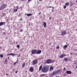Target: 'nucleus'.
I'll use <instances>...</instances> for the list:
<instances>
[{"mask_svg": "<svg viewBox=\"0 0 77 77\" xmlns=\"http://www.w3.org/2000/svg\"><path fill=\"white\" fill-rule=\"evenodd\" d=\"M61 72V70L59 69L56 71L53 72L51 74V76H54V75H56V74H59V73H60Z\"/></svg>", "mask_w": 77, "mask_h": 77, "instance_id": "nucleus-1", "label": "nucleus"}, {"mask_svg": "<svg viewBox=\"0 0 77 77\" xmlns=\"http://www.w3.org/2000/svg\"><path fill=\"white\" fill-rule=\"evenodd\" d=\"M49 70L48 68L47 67L44 66L43 67L42 71L43 72H47Z\"/></svg>", "mask_w": 77, "mask_h": 77, "instance_id": "nucleus-2", "label": "nucleus"}, {"mask_svg": "<svg viewBox=\"0 0 77 77\" xmlns=\"http://www.w3.org/2000/svg\"><path fill=\"white\" fill-rule=\"evenodd\" d=\"M7 6V4H5L3 3L2 5H1V6L0 7V11H2V10H3V9H5L6 7Z\"/></svg>", "mask_w": 77, "mask_h": 77, "instance_id": "nucleus-3", "label": "nucleus"}, {"mask_svg": "<svg viewBox=\"0 0 77 77\" xmlns=\"http://www.w3.org/2000/svg\"><path fill=\"white\" fill-rule=\"evenodd\" d=\"M61 36H63V35H66V34H67L66 31L65 30H63V31H62L61 32Z\"/></svg>", "mask_w": 77, "mask_h": 77, "instance_id": "nucleus-4", "label": "nucleus"}, {"mask_svg": "<svg viewBox=\"0 0 77 77\" xmlns=\"http://www.w3.org/2000/svg\"><path fill=\"white\" fill-rule=\"evenodd\" d=\"M37 63H38V59H37L34 60L32 61V65H36Z\"/></svg>", "mask_w": 77, "mask_h": 77, "instance_id": "nucleus-5", "label": "nucleus"}, {"mask_svg": "<svg viewBox=\"0 0 77 77\" xmlns=\"http://www.w3.org/2000/svg\"><path fill=\"white\" fill-rule=\"evenodd\" d=\"M37 50L36 49H33L31 51V53L32 54H36Z\"/></svg>", "mask_w": 77, "mask_h": 77, "instance_id": "nucleus-6", "label": "nucleus"}, {"mask_svg": "<svg viewBox=\"0 0 77 77\" xmlns=\"http://www.w3.org/2000/svg\"><path fill=\"white\" fill-rule=\"evenodd\" d=\"M42 52V51H41V50H37L36 54H41Z\"/></svg>", "mask_w": 77, "mask_h": 77, "instance_id": "nucleus-7", "label": "nucleus"}, {"mask_svg": "<svg viewBox=\"0 0 77 77\" xmlns=\"http://www.w3.org/2000/svg\"><path fill=\"white\" fill-rule=\"evenodd\" d=\"M66 56V55L65 54H62L60 56V58H61V59H62L63 57H65V56Z\"/></svg>", "mask_w": 77, "mask_h": 77, "instance_id": "nucleus-8", "label": "nucleus"}, {"mask_svg": "<svg viewBox=\"0 0 77 77\" xmlns=\"http://www.w3.org/2000/svg\"><path fill=\"white\" fill-rule=\"evenodd\" d=\"M29 71L30 72H33V71H34V68H33V67H30L29 69Z\"/></svg>", "mask_w": 77, "mask_h": 77, "instance_id": "nucleus-9", "label": "nucleus"}, {"mask_svg": "<svg viewBox=\"0 0 77 77\" xmlns=\"http://www.w3.org/2000/svg\"><path fill=\"white\" fill-rule=\"evenodd\" d=\"M66 73L67 74H71V72L70 71H67L66 72Z\"/></svg>", "mask_w": 77, "mask_h": 77, "instance_id": "nucleus-10", "label": "nucleus"}, {"mask_svg": "<svg viewBox=\"0 0 77 77\" xmlns=\"http://www.w3.org/2000/svg\"><path fill=\"white\" fill-rule=\"evenodd\" d=\"M51 60L50 59H48L47 60V61L46 62L47 63L49 64V63H51Z\"/></svg>", "mask_w": 77, "mask_h": 77, "instance_id": "nucleus-11", "label": "nucleus"}, {"mask_svg": "<svg viewBox=\"0 0 77 77\" xmlns=\"http://www.w3.org/2000/svg\"><path fill=\"white\" fill-rule=\"evenodd\" d=\"M54 68H53V67L52 66H51L50 68L49 69V71H52L53 70Z\"/></svg>", "mask_w": 77, "mask_h": 77, "instance_id": "nucleus-12", "label": "nucleus"}, {"mask_svg": "<svg viewBox=\"0 0 77 77\" xmlns=\"http://www.w3.org/2000/svg\"><path fill=\"white\" fill-rule=\"evenodd\" d=\"M5 24V22H1L0 23V26H2L3 25H4Z\"/></svg>", "mask_w": 77, "mask_h": 77, "instance_id": "nucleus-13", "label": "nucleus"}, {"mask_svg": "<svg viewBox=\"0 0 77 77\" xmlns=\"http://www.w3.org/2000/svg\"><path fill=\"white\" fill-rule=\"evenodd\" d=\"M42 66L41 65L39 66V71H41L42 69Z\"/></svg>", "mask_w": 77, "mask_h": 77, "instance_id": "nucleus-14", "label": "nucleus"}, {"mask_svg": "<svg viewBox=\"0 0 77 77\" xmlns=\"http://www.w3.org/2000/svg\"><path fill=\"white\" fill-rule=\"evenodd\" d=\"M27 15L28 17H30V16H32V14H27Z\"/></svg>", "mask_w": 77, "mask_h": 77, "instance_id": "nucleus-15", "label": "nucleus"}, {"mask_svg": "<svg viewBox=\"0 0 77 77\" xmlns=\"http://www.w3.org/2000/svg\"><path fill=\"white\" fill-rule=\"evenodd\" d=\"M43 76H46V74H42L40 75V77H43Z\"/></svg>", "mask_w": 77, "mask_h": 77, "instance_id": "nucleus-16", "label": "nucleus"}, {"mask_svg": "<svg viewBox=\"0 0 77 77\" xmlns=\"http://www.w3.org/2000/svg\"><path fill=\"white\" fill-rule=\"evenodd\" d=\"M67 47L68 45H64L63 47V49H64V50H65V48H67Z\"/></svg>", "mask_w": 77, "mask_h": 77, "instance_id": "nucleus-17", "label": "nucleus"}, {"mask_svg": "<svg viewBox=\"0 0 77 77\" xmlns=\"http://www.w3.org/2000/svg\"><path fill=\"white\" fill-rule=\"evenodd\" d=\"M18 62H19V61L17 59L16 62H15L14 63V65H15V64H16V63H18Z\"/></svg>", "mask_w": 77, "mask_h": 77, "instance_id": "nucleus-18", "label": "nucleus"}, {"mask_svg": "<svg viewBox=\"0 0 77 77\" xmlns=\"http://www.w3.org/2000/svg\"><path fill=\"white\" fill-rule=\"evenodd\" d=\"M65 5L67 6H69V2H66L65 4Z\"/></svg>", "mask_w": 77, "mask_h": 77, "instance_id": "nucleus-19", "label": "nucleus"}, {"mask_svg": "<svg viewBox=\"0 0 77 77\" xmlns=\"http://www.w3.org/2000/svg\"><path fill=\"white\" fill-rule=\"evenodd\" d=\"M25 66H26V63H24L23 64H22V67L23 68H24V67H25Z\"/></svg>", "mask_w": 77, "mask_h": 77, "instance_id": "nucleus-20", "label": "nucleus"}, {"mask_svg": "<svg viewBox=\"0 0 77 77\" xmlns=\"http://www.w3.org/2000/svg\"><path fill=\"white\" fill-rule=\"evenodd\" d=\"M43 24L44 25V27H45L46 26V22H45Z\"/></svg>", "mask_w": 77, "mask_h": 77, "instance_id": "nucleus-21", "label": "nucleus"}, {"mask_svg": "<svg viewBox=\"0 0 77 77\" xmlns=\"http://www.w3.org/2000/svg\"><path fill=\"white\" fill-rule=\"evenodd\" d=\"M15 55H17V54H14L13 53H11L10 54V56H15Z\"/></svg>", "mask_w": 77, "mask_h": 77, "instance_id": "nucleus-22", "label": "nucleus"}, {"mask_svg": "<svg viewBox=\"0 0 77 77\" xmlns=\"http://www.w3.org/2000/svg\"><path fill=\"white\" fill-rule=\"evenodd\" d=\"M64 60L66 62H67L68 61V58H64Z\"/></svg>", "mask_w": 77, "mask_h": 77, "instance_id": "nucleus-23", "label": "nucleus"}, {"mask_svg": "<svg viewBox=\"0 0 77 77\" xmlns=\"http://www.w3.org/2000/svg\"><path fill=\"white\" fill-rule=\"evenodd\" d=\"M63 76H66L67 74H66V72L65 73H63Z\"/></svg>", "mask_w": 77, "mask_h": 77, "instance_id": "nucleus-24", "label": "nucleus"}, {"mask_svg": "<svg viewBox=\"0 0 77 77\" xmlns=\"http://www.w3.org/2000/svg\"><path fill=\"white\" fill-rule=\"evenodd\" d=\"M4 57L3 55L1 54V55H0V57H1V58H3V57Z\"/></svg>", "mask_w": 77, "mask_h": 77, "instance_id": "nucleus-25", "label": "nucleus"}, {"mask_svg": "<svg viewBox=\"0 0 77 77\" xmlns=\"http://www.w3.org/2000/svg\"><path fill=\"white\" fill-rule=\"evenodd\" d=\"M5 62H8V58H6L5 60Z\"/></svg>", "mask_w": 77, "mask_h": 77, "instance_id": "nucleus-26", "label": "nucleus"}, {"mask_svg": "<svg viewBox=\"0 0 77 77\" xmlns=\"http://www.w3.org/2000/svg\"><path fill=\"white\" fill-rule=\"evenodd\" d=\"M2 15H3V16H4V17L6 16V14L4 13H3L2 14Z\"/></svg>", "mask_w": 77, "mask_h": 77, "instance_id": "nucleus-27", "label": "nucleus"}, {"mask_svg": "<svg viewBox=\"0 0 77 77\" xmlns=\"http://www.w3.org/2000/svg\"><path fill=\"white\" fill-rule=\"evenodd\" d=\"M18 10V8L16 9L14 11V12H17Z\"/></svg>", "mask_w": 77, "mask_h": 77, "instance_id": "nucleus-28", "label": "nucleus"}, {"mask_svg": "<svg viewBox=\"0 0 77 77\" xmlns=\"http://www.w3.org/2000/svg\"><path fill=\"white\" fill-rule=\"evenodd\" d=\"M20 45H17V48H20Z\"/></svg>", "mask_w": 77, "mask_h": 77, "instance_id": "nucleus-29", "label": "nucleus"}, {"mask_svg": "<svg viewBox=\"0 0 77 77\" xmlns=\"http://www.w3.org/2000/svg\"><path fill=\"white\" fill-rule=\"evenodd\" d=\"M66 5H65V6L63 7V8H64V9H66Z\"/></svg>", "mask_w": 77, "mask_h": 77, "instance_id": "nucleus-30", "label": "nucleus"}, {"mask_svg": "<svg viewBox=\"0 0 77 77\" xmlns=\"http://www.w3.org/2000/svg\"><path fill=\"white\" fill-rule=\"evenodd\" d=\"M57 49H59V46H57L56 47Z\"/></svg>", "mask_w": 77, "mask_h": 77, "instance_id": "nucleus-31", "label": "nucleus"}, {"mask_svg": "<svg viewBox=\"0 0 77 77\" xmlns=\"http://www.w3.org/2000/svg\"><path fill=\"white\" fill-rule=\"evenodd\" d=\"M7 56H11V54H7Z\"/></svg>", "mask_w": 77, "mask_h": 77, "instance_id": "nucleus-32", "label": "nucleus"}, {"mask_svg": "<svg viewBox=\"0 0 77 77\" xmlns=\"http://www.w3.org/2000/svg\"><path fill=\"white\" fill-rule=\"evenodd\" d=\"M23 29H21L20 30V32H23Z\"/></svg>", "mask_w": 77, "mask_h": 77, "instance_id": "nucleus-33", "label": "nucleus"}, {"mask_svg": "<svg viewBox=\"0 0 77 77\" xmlns=\"http://www.w3.org/2000/svg\"><path fill=\"white\" fill-rule=\"evenodd\" d=\"M49 20H51V17H49Z\"/></svg>", "mask_w": 77, "mask_h": 77, "instance_id": "nucleus-34", "label": "nucleus"}, {"mask_svg": "<svg viewBox=\"0 0 77 77\" xmlns=\"http://www.w3.org/2000/svg\"><path fill=\"white\" fill-rule=\"evenodd\" d=\"M52 7H51V6H48V8H52Z\"/></svg>", "mask_w": 77, "mask_h": 77, "instance_id": "nucleus-35", "label": "nucleus"}, {"mask_svg": "<svg viewBox=\"0 0 77 77\" xmlns=\"http://www.w3.org/2000/svg\"><path fill=\"white\" fill-rule=\"evenodd\" d=\"M52 12H54V9H52Z\"/></svg>", "mask_w": 77, "mask_h": 77, "instance_id": "nucleus-36", "label": "nucleus"}, {"mask_svg": "<svg viewBox=\"0 0 77 77\" xmlns=\"http://www.w3.org/2000/svg\"><path fill=\"white\" fill-rule=\"evenodd\" d=\"M51 43L50 42V44H49V45H51Z\"/></svg>", "mask_w": 77, "mask_h": 77, "instance_id": "nucleus-37", "label": "nucleus"}, {"mask_svg": "<svg viewBox=\"0 0 77 77\" xmlns=\"http://www.w3.org/2000/svg\"><path fill=\"white\" fill-rule=\"evenodd\" d=\"M3 35H5V32H4L3 33Z\"/></svg>", "mask_w": 77, "mask_h": 77, "instance_id": "nucleus-38", "label": "nucleus"}, {"mask_svg": "<svg viewBox=\"0 0 77 77\" xmlns=\"http://www.w3.org/2000/svg\"><path fill=\"white\" fill-rule=\"evenodd\" d=\"M20 21H22V20H23V19L22 18H21L20 19Z\"/></svg>", "mask_w": 77, "mask_h": 77, "instance_id": "nucleus-39", "label": "nucleus"}, {"mask_svg": "<svg viewBox=\"0 0 77 77\" xmlns=\"http://www.w3.org/2000/svg\"><path fill=\"white\" fill-rule=\"evenodd\" d=\"M73 50L74 51H77V49H74Z\"/></svg>", "mask_w": 77, "mask_h": 77, "instance_id": "nucleus-40", "label": "nucleus"}, {"mask_svg": "<svg viewBox=\"0 0 77 77\" xmlns=\"http://www.w3.org/2000/svg\"><path fill=\"white\" fill-rule=\"evenodd\" d=\"M65 69H66V68H64V69H63L64 71V70H65Z\"/></svg>", "mask_w": 77, "mask_h": 77, "instance_id": "nucleus-41", "label": "nucleus"}, {"mask_svg": "<svg viewBox=\"0 0 77 77\" xmlns=\"http://www.w3.org/2000/svg\"><path fill=\"white\" fill-rule=\"evenodd\" d=\"M17 72H18V71H16L15 73H17Z\"/></svg>", "mask_w": 77, "mask_h": 77, "instance_id": "nucleus-42", "label": "nucleus"}, {"mask_svg": "<svg viewBox=\"0 0 77 77\" xmlns=\"http://www.w3.org/2000/svg\"><path fill=\"white\" fill-rule=\"evenodd\" d=\"M72 5V4H70V6H71Z\"/></svg>", "mask_w": 77, "mask_h": 77, "instance_id": "nucleus-43", "label": "nucleus"}, {"mask_svg": "<svg viewBox=\"0 0 77 77\" xmlns=\"http://www.w3.org/2000/svg\"><path fill=\"white\" fill-rule=\"evenodd\" d=\"M41 14V12H40V13H39L38 14V15H40Z\"/></svg>", "mask_w": 77, "mask_h": 77, "instance_id": "nucleus-44", "label": "nucleus"}, {"mask_svg": "<svg viewBox=\"0 0 77 77\" xmlns=\"http://www.w3.org/2000/svg\"><path fill=\"white\" fill-rule=\"evenodd\" d=\"M70 54L71 55H72V53H70Z\"/></svg>", "mask_w": 77, "mask_h": 77, "instance_id": "nucleus-45", "label": "nucleus"}, {"mask_svg": "<svg viewBox=\"0 0 77 77\" xmlns=\"http://www.w3.org/2000/svg\"><path fill=\"white\" fill-rule=\"evenodd\" d=\"M6 75H7V76H8V75H9V74H6Z\"/></svg>", "mask_w": 77, "mask_h": 77, "instance_id": "nucleus-46", "label": "nucleus"}, {"mask_svg": "<svg viewBox=\"0 0 77 77\" xmlns=\"http://www.w3.org/2000/svg\"><path fill=\"white\" fill-rule=\"evenodd\" d=\"M75 56H77V53L75 54Z\"/></svg>", "mask_w": 77, "mask_h": 77, "instance_id": "nucleus-47", "label": "nucleus"}, {"mask_svg": "<svg viewBox=\"0 0 77 77\" xmlns=\"http://www.w3.org/2000/svg\"><path fill=\"white\" fill-rule=\"evenodd\" d=\"M20 51H23V49H21L20 50Z\"/></svg>", "mask_w": 77, "mask_h": 77, "instance_id": "nucleus-48", "label": "nucleus"}, {"mask_svg": "<svg viewBox=\"0 0 77 77\" xmlns=\"http://www.w3.org/2000/svg\"><path fill=\"white\" fill-rule=\"evenodd\" d=\"M18 6H17L16 7V8H18Z\"/></svg>", "mask_w": 77, "mask_h": 77, "instance_id": "nucleus-49", "label": "nucleus"}, {"mask_svg": "<svg viewBox=\"0 0 77 77\" xmlns=\"http://www.w3.org/2000/svg\"><path fill=\"white\" fill-rule=\"evenodd\" d=\"M52 8H53V9H53V10L54 9V7H52Z\"/></svg>", "mask_w": 77, "mask_h": 77, "instance_id": "nucleus-50", "label": "nucleus"}, {"mask_svg": "<svg viewBox=\"0 0 77 77\" xmlns=\"http://www.w3.org/2000/svg\"><path fill=\"white\" fill-rule=\"evenodd\" d=\"M8 60H9V57H8Z\"/></svg>", "mask_w": 77, "mask_h": 77, "instance_id": "nucleus-51", "label": "nucleus"}, {"mask_svg": "<svg viewBox=\"0 0 77 77\" xmlns=\"http://www.w3.org/2000/svg\"><path fill=\"white\" fill-rule=\"evenodd\" d=\"M55 77H60V76H56Z\"/></svg>", "mask_w": 77, "mask_h": 77, "instance_id": "nucleus-52", "label": "nucleus"}, {"mask_svg": "<svg viewBox=\"0 0 77 77\" xmlns=\"http://www.w3.org/2000/svg\"><path fill=\"white\" fill-rule=\"evenodd\" d=\"M75 2L76 3H77V0L76 1H75Z\"/></svg>", "mask_w": 77, "mask_h": 77, "instance_id": "nucleus-53", "label": "nucleus"}, {"mask_svg": "<svg viewBox=\"0 0 77 77\" xmlns=\"http://www.w3.org/2000/svg\"><path fill=\"white\" fill-rule=\"evenodd\" d=\"M30 0H28V2H30Z\"/></svg>", "mask_w": 77, "mask_h": 77, "instance_id": "nucleus-54", "label": "nucleus"}, {"mask_svg": "<svg viewBox=\"0 0 77 77\" xmlns=\"http://www.w3.org/2000/svg\"><path fill=\"white\" fill-rule=\"evenodd\" d=\"M39 1H42V0H39Z\"/></svg>", "mask_w": 77, "mask_h": 77, "instance_id": "nucleus-55", "label": "nucleus"}, {"mask_svg": "<svg viewBox=\"0 0 77 77\" xmlns=\"http://www.w3.org/2000/svg\"><path fill=\"white\" fill-rule=\"evenodd\" d=\"M76 68H77V66H76Z\"/></svg>", "mask_w": 77, "mask_h": 77, "instance_id": "nucleus-56", "label": "nucleus"}, {"mask_svg": "<svg viewBox=\"0 0 77 77\" xmlns=\"http://www.w3.org/2000/svg\"><path fill=\"white\" fill-rule=\"evenodd\" d=\"M70 3H71V1L69 2Z\"/></svg>", "mask_w": 77, "mask_h": 77, "instance_id": "nucleus-57", "label": "nucleus"}, {"mask_svg": "<svg viewBox=\"0 0 77 77\" xmlns=\"http://www.w3.org/2000/svg\"><path fill=\"white\" fill-rule=\"evenodd\" d=\"M17 1H19V0H17Z\"/></svg>", "mask_w": 77, "mask_h": 77, "instance_id": "nucleus-58", "label": "nucleus"}, {"mask_svg": "<svg viewBox=\"0 0 77 77\" xmlns=\"http://www.w3.org/2000/svg\"><path fill=\"white\" fill-rule=\"evenodd\" d=\"M26 72H27V70H26Z\"/></svg>", "mask_w": 77, "mask_h": 77, "instance_id": "nucleus-59", "label": "nucleus"}, {"mask_svg": "<svg viewBox=\"0 0 77 77\" xmlns=\"http://www.w3.org/2000/svg\"><path fill=\"white\" fill-rule=\"evenodd\" d=\"M1 48V47H0V49Z\"/></svg>", "mask_w": 77, "mask_h": 77, "instance_id": "nucleus-60", "label": "nucleus"}, {"mask_svg": "<svg viewBox=\"0 0 77 77\" xmlns=\"http://www.w3.org/2000/svg\"><path fill=\"white\" fill-rule=\"evenodd\" d=\"M66 71V70H65V71Z\"/></svg>", "mask_w": 77, "mask_h": 77, "instance_id": "nucleus-61", "label": "nucleus"}]
</instances>
